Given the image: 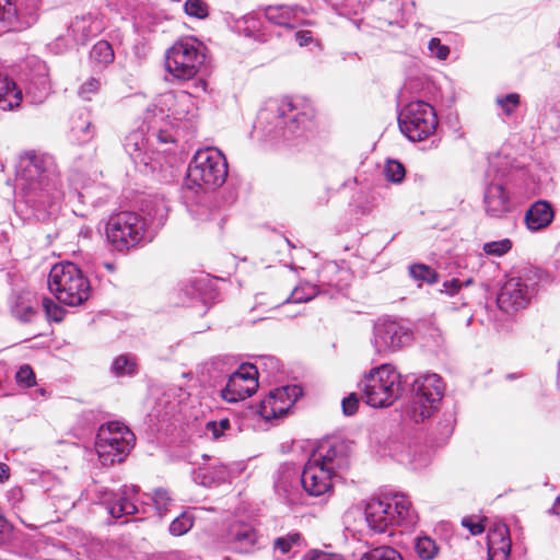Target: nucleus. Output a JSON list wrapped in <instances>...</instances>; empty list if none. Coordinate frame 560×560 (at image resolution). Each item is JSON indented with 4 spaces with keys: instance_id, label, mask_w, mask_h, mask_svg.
I'll return each instance as SVG.
<instances>
[{
    "instance_id": "c9c22d12",
    "label": "nucleus",
    "mask_w": 560,
    "mask_h": 560,
    "mask_svg": "<svg viewBox=\"0 0 560 560\" xmlns=\"http://www.w3.org/2000/svg\"><path fill=\"white\" fill-rule=\"evenodd\" d=\"M319 294L317 285L311 283H302L298 285L288 298L289 303H304L314 299Z\"/></svg>"
},
{
    "instance_id": "6e6d98bb",
    "label": "nucleus",
    "mask_w": 560,
    "mask_h": 560,
    "mask_svg": "<svg viewBox=\"0 0 560 560\" xmlns=\"http://www.w3.org/2000/svg\"><path fill=\"white\" fill-rule=\"evenodd\" d=\"M7 497L9 501L12 502V506L19 509V504L23 501L24 493L22 488L14 487L8 491Z\"/></svg>"
},
{
    "instance_id": "0eeeda50",
    "label": "nucleus",
    "mask_w": 560,
    "mask_h": 560,
    "mask_svg": "<svg viewBox=\"0 0 560 560\" xmlns=\"http://www.w3.org/2000/svg\"><path fill=\"white\" fill-rule=\"evenodd\" d=\"M206 59L203 45L195 37H184L173 44L165 55V67L174 79H194Z\"/></svg>"
},
{
    "instance_id": "5fc2aeb1",
    "label": "nucleus",
    "mask_w": 560,
    "mask_h": 560,
    "mask_svg": "<svg viewBox=\"0 0 560 560\" xmlns=\"http://www.w3.org/2000/svg\"><path fill=\"white\" fill-rule=\"evenodd\" d=\"M293 472H291L290 470L283 472V475L281 476V478L277 481L276 483V488L279 492H283V494L289 499L290 502H293L295 500V498L291 494L290 490L287 488L285 483L291 480V478L293 477Z\"/></svg>"
},
{
    "instance_id": "39448f33",
    "label": "nucleus",
    "mask_w": 560,
    "mask_h": 560,
    "mask_svg": "<svg viewBox=\"0 0 560 560\" xmlns=\"http://www.w3.org/2000/svg\"><path fill=\"white\" fill-rule=\"evenodd\" d=\"M358 386L365 402L373 408L389 407L402 394L401 375L388 363L371 369Z\"/></svg>"
},
{
    "instance_id": "37998d69",
    "label": "nucleus",
    "mask_w": 560,
    "mask_h": 560,
    "mask_svg": "<svg viewBox=\"0 0 560 560\" xmlns=\"http://www.w3.org/2000/svg\"><path fill=\"white\" fill-rule=\"evenodd\" d=\"M15 381L19 386L30 388L36 384V376L31 365L23 364L15 373Z\"/></svg>"
},
{
    "instance_id": "a878e982",
    "label": "nucleus",
    "mask_w": 560,
    "mask_h": 560,
    "mask_svg": "<svg viewBox=\"0 0 560 560\" xmlns=\"http://www.w3.org/2000/svg\"><path fill=\"white\" fill-rule=\"evenodd\" d=\"M136 494L137 488L135 486H124L119 493L114 495L115 500L107 503L108 513L115 518L138 513L139 509L133 500Z\"/></svg>"
},
{
    "instance_id": "20e7f679",
    "label": "nucleus",
    "mask_w": 560,
    "mask_h": 560,
    "mask_svg": "<svg viewBox=\"0 0 560 560\" xmlns=\"http://www.w3.org/2000/svg\"><path fill=\"white\" fill-rule=\"evenodd\" d=\"M365 521L375 533H385L394 525L410 526L416 523L417 515L405 494L371 499L364 510Z\"/></svg>"
},
{
    "instance_id": "72a5a7b5",
    "label": "nucleus",
    "mask_w": 560,
    "mask_h": 560,
    "mask_svg": "<svg viewBox=\"0 0 560 560\" xmlns=\"http://www.w3.org/2000/svg\"><path fill=\"white\" fill-rule=\"evenodd\" d=\"M90 57L98 65L107 66L114 61L115 54L108 42L100 40L92 47Z\"/></svg>"
},
{
    "instance_id": "69168bd1",
    "label": "nucleus",
    "mask_w": 560,
    "mask_h": 560,
    "mask_svg": "<svg viewBox=\"0 0 560 560\" xmlns=\"http://www.w3.org/2000/svg\"><path fill=\"white\" fill-rule=\"evenodd\" d=\"M196 88L201 90V91H206V82L202 81V80H198L197 84H196Z\"/></svg>"
},
{
    "instance_id": "473e14b6",
    "label": "nucleus",
    "mask_w": 560,
    "mask_h": 560,
    "mask_svg": "<svg viewBox=\"0 0 560 560\" xmlns=\"http://www.w3.org/2000/svg\"><path fill=\"white\" fill-rule=\"evenodd\" d=\"M137 369L136 358L129 354L118 355L112 364V372L116 376H132L137 374Z\"/></svg>"
},
{
    "instance_id": "0e129e2a",
    "label": "nucleus",
    "mask_w": 560,
    "mask_h": 560,
    "mask_svg": "<svg viewBox=\"0 0 560 560\" xmlns=\"http://www.w3.org/2000/svg\"><path fill=\"white\" fill-rule=\"evenodd\" d=\"M551 511H552V513H555V514H558V515L560 514V495H559V497H557V499H556V501H555V503H553V505H552Z\"/></svg>"
},
{
    "instance_id": "f8f14e48",
    "label": "nucleus",
    "mask_w": 560,
    "mask_h": 560,
    "mask_svg": "<svg viewBox=\"0 0 560 560\" xmlns=\"http://www.w3.org/2000/svg\"><path fill=\"white\" fill-rule=\"evenodd\" d=\"M438 124L434 108L423 101L408 103L398 115L400 131L413 142L433 136Z\"/></svg>"
},
{
    "instance_id": "864d4df0",
    "label": "nucleus",
    "mask_w": 560,
    "mask_h": 560,
    "mask_svg": "<svg viewBox=\"0 0 560 560\" xmlns=\"http://www.w3.org/2000/svg\"><path fill=\"white\" fill-rule=\"evenodd\" d=\"M472 280L468 279L464 282L465 285L471 284ZM463 285V282H460L458 279H452L450 281H445L443 283L442 292H445L447 295L453 296L460 290Z\"/></svg>"
},
{
    "instance_id": "338daca9",
    "label": "nucleus",
    "mask_w": 560,
    "mask_h": 560,
    "mask_svg": "<svg viewBox=\"0 0 560 560\" xmlns=\"http://www.w3.org/2000/svg\"><path fill=\"white\" fill-rule=\"evenodd\" d=\"M104 266L109 271H114L115 270V267H114V265L112 262H105Z\"/></svg>"
},
{
    "instance_id": "2eb2a0df",
    "label": "nucleus",
    "mask_w": 560,
    "mask_h": 560,
    "mask_svg": "<svg viewBox=\"0 0 560 560\" xmlns=\"http://www.w3.org/2000/svg\"><path fill=\"white\" fill-rule=\"evenodd\" d=\"M258 366L249 363L242 364L233 372L221 390V396L229 402H236L250 397L258 388Z\"/></svg>"
},
{
    "instance_id": "3c124183",
    "label": "nucleus",
    "mask_w": 560,
    "mask_h": 560,
    "mask_svg": "<svg viewBox=\"0 0 560 560\" xmlns=\"http://www.w3.org/2000/svg\"><path fill=\"white\" fill-rule=\"evenodd\" d=\"M342 411L346 416H352L358 410L359 398L357 394L352 393L342 399Z\"/></svg>"
},
{
    "instance_id": "a211bd4d",
    "label": "nucleus",
    "mask_w": 560,
    "mask_h": 560,
    "mask_svg": "<svg viewBox=\"0 0 560 560\" xmlns=\"http://www.w3.org/2000/svg\"><path fill=\"white\" fill-rule=\"evenodd\" d=\"M350 453L347 442L334 440L320 443L310 458L337 476L338 471L349 467Z\"/></svg>"
},
{
    "instance_id": "e433bc0d",
    "label": "nucleus",
    "mask_w": 560,
    "mask_h": 560,
    "mask_svg": "<svg viewBox=\"0 0 560 560\" xmlns=\"http://www.w3.org/2000/svg\"><path fill=\"white\" fill-rule=\"evenodd\" d=\"M360 560H402V557L396 549L381 546L363 553Z\"/></svg>"
},
{
    "instance_id": "603ef678",
    "label": "nucleus",
    "mask_w": 560,
    "mask_h": 560,
    "mask_svg": "<svg viewBox=\"0 0 560 560\" xmlns=\"http://www.w3.org/2000/svg\"><path fill=\"white\" fill-rule=\"evenodd\" d=\"M462 525L469 530L474 536L483 533L486 526L482 521H476L474 517H464Z\"/></svg>"
},
{
    "instance_id": "c756f323",
    "label": "nucleus",
    "mask_w": 560,
    "mask_h": 560,
    "mask_svg": "<svg viewBox=\"0 0 560 560\" xmlns=\"http://www.w3.org/2000/svg\"><path fill=\"white\" fill-rule=\"evenodd\" d=\"M488 548L489 552L501 551L504 557H508L511 551V540L509 536V528L505 524L499 523L488 532Z\"/></svg>"
},
{
    "instance_id": "4d7b16f0",
    "label": "nucleus",
    "mask_w": 560,
    "mask_h": 560,
    "mask_svg": "<svg viewBox=\"0 0 560 560\" xmlns=\"http://www.w3.org/2000/svg\"><path fill=\"white\" fill-rule=\"evenodd\" d=\"M295 39L301 47L307 46L313 42V35L310 31H299L295 33Z\"/></svg>"
},
{
    "instance_id": "052dcab7",
    "label": "nucleus",
    "mask_w": 560,
    "mask_h": 560,
    "mask_svg": "<svg viewBox=\"0 0 560 560\" xmlns=\"http://www.w3.org/2000/svg\"><path fill=\"white\" fill-rule=\"evenodd\" d=\"M43 307L45 308L48 316H52V311L58 312L60 308L50 299H43Z\"/></svg>"
},
{
    "instance_id": "9d476101",
    "label": "nucleus",
    "mask_w": 560,
    "mask_h": 560,
    "mask_svg": "<svg viewBox=\"0 0 560 560\" xmlns=\"http://www.w3.org/2000/svg\"><path fill=\"white\" fill-rule=\"evenodd\" d=\"M412 392L406 415L419 423L430 418L439 408L444 395V384L440 375L424 374L413 382Z\"/></svg>"
},
{
    "instance_id": "2f4dec72",
    "label": "nucleus",
    "mask_w": 560,
    "mask_h": 560,
    "mask_svg": "<svg viewBox=\"0 0 560 560\" xmlns=\"http://www.w3.org/2000/svg\"><path fill=\"white\" fill-rule=\"evenodd\" d=\"M203 433L207 438L218 441L222 438L233 435L234 430L228 418H221L220 420L208 421Z\"/></svg>"
},
{
    "instance_id": "f3484780",
    "label": "nucleus",
    "mask_w": 560,
    "mask_h": 560,
    "mask_svg": "<svg viewBox=\"0 0 560 560\" xmlns=\"http://www.w3.org/2000/svg\"><path fill=\"white\" fill-rule=\"evenodd\" d=\"M302 395L299 385H285L275 388L261 400L258 413L267 421L283 417Z\"/></svg>"
},
{
    "instance_id": "e2e57ef3",
    "label": "nucleus",
    "mask_w": 560,
    "mask_h": 560,
    "mask_svg": "<svg viewBox=\"0 0 560 560\" xmlns=\"http://www.w3.org/2000/svg\"><path fill=\"white\" fill-rule=\"evenodd\" d=\"M5 526H7L5 520L0 514V542H2L4 539L3 530H4Z\"/></svg>"
},
{
    "instance_id": "a19ab883",
    "label": "nucleus",
    "mask_w": 560,
    "mask_h": 560,
    "mask_svg": "<svg viewBox=\"0 0 560 560\" xmlns=\"http://www.w3.org/2000/svg\"><path fill=\"white\" fill-rule=\"evenodd\" d=\"M184 10L187 15L196 19H206L209 14V8L203 0H186Z\"/></svg>"
},
{
    "instance_id": "49530a36",
    "label": "nucleus",
    "mask_w": 560,
    "mask_h": 560,
    "mask_svg": "<svg viewBox=\"0 0 560 560\" xmlns=\"http://www.w3.org/2000/svg\"><path fill=\"white\" fill-rule=\"evenodd\" d=\"M101 89V81L96 78H89L79 88L78 94L82 100L89 101Z\"/></svg>"
},
{
    "instance_id": "79ce46f5",
    "label": "nucleus",
    "mask_w": 560,
    "mask_h": 560,
    "mask_svg": "<svg viewBox=\"0 0 560 560\" xmlns=\"http://www.w3.org/2000/svg\"><path fill=\"white\" fill-rule=\"evenodd\" d=\"M384 174L388 182L398 184L405 178L406 171L401 163L390 160L385 165Z\"/></svg>"
},
{
    "instance_id": "6ab92c4d",
    "label": "nucleus",
    "mask_w": 560,
    "mask_h": 560,
    "mask_svg": "<svg viewBox=\"0 0 560 560\" xmlns=\"http://www.w3.org/2000/svg\"><path fill=\"white\" fill-rule=\"evenodd\" d=\"M533 294L534 289L529 288L521 278H511L502 285L497 303L501 311L512 313L524 308Z\"/></svg>"
},
{
    "instance_id": "13d9d810",
    "label": "nucleus",
    "mask_w": 560,
    "mask_h": 560,
    "mask_svg": "<svg viewBox=\"0 0 560 560\" xmlns=\"http://www.w3.org/2000/svg\"><path fill=\"white\" fill-rule=\"evenodd\" d=\"M260 365L270 369L269 375H273L280 370L279 361L273 357L264 358Z\"/></svg>"
},
{
    "instance_id": "de8ad7c7",
    "label": "nucleus",
    "mask_w": 560,
    "mask_h": 560,
    "mask_svg": "<svg viewBox=\"0 0 560 560\" xmlns=\"http://www.w3.org/2000/svg\"><path fill=\"white\" fill-rule=\"evenodd\" d=\"M152 501L155 510L162 515L167 511L172 499L166 490L156 489L153 493Z\"/></svg>"
},
{
    "instance_id": "58836bf2",
    "label": "nucleus",
    "mask_w": 560,
    "mask_h": 560,
    "mask_svg": "<svg viewBox=\"0 0 560 560\" xmlns=\"http://www.w3.org/2000/svg\"><path fill=\"white\" fill-rule=\"evenodd\" d=\"M195 517L190 512H184L170 524V533L173 536H183L194 525Z\"/></svg>"
},
{
    "instance_id": "8fccbe9b",
    "label": "nucleus",
    "mask_w": 560,
    "mask_h": 560,
    "mask_svg": "<svg viewBox=\"0 0 560 560\" xmlns=\"http://www.w3.org/2000/svg\"><path fill=\"white\" fill-rule=\"evenodd\" d=\"M428 48L430 54L440 60H445L450 55V48L443 45L439 38H431Z\"/></svg>"
},
{
    "instance_id": "f257e3e1",
    "label": "nucleus",
    "mask_w": 560,
    "mask_h": 560,
    "mask_svg": "<svg viewBox=\"0 0 560 560\" xmlns=\"http://www.w3.org/2000/svg\"><path fill=\"white\" fill-rule=\"evenodd\" d=\"M18 178L25 202L38 217L55 213L63 199L60 174L52 156L27 152L20 158Z\"/></svg>"
},
{
    "instance_id": "cd10ccee",
    "label": "nucleus",
    "mask_w": 560,
    "mask_h": 560,
    "mask_svg": "<svg viewBox=\"0 0 560 560\" xmlns=\"http://www.w3.org/2000/svg\"><path fill=\"white\" fill-rule=\"evenodd\" d=\"M228 478V469L221 464L201 466L194 472L195 482L203 487H212L224 482Z\"/></svg>"
},
{
    "instance_id": "393cba45",
    "label": "nucleus",
    "mask_w": 560,
    "mask_h": 560,
    "mask_svg": "<svg viewBox=\"0 0 560 560\" xmlns=\"http://www.w3.org/2000/svg\"><path fill=\"white\" fill-rule=\"evenodd\" d=\"M553 217L551 205L546 200H537L527 209L524 220L528 230L537 232L549 226Z\"/></svg>"
},
{
    "instance_id": "1a4fd4ad",
    "label": "nucleus",
    "mask_w": 560,
    "mask_h": 560,
    "mask_svg": "<svg viewBox=\"0 0 560 560\" xmlns=\"http://www.w3.org/2000/svg\"><path fill=\"white\" fill-rule=\"evenodd\" d=\"M133 432L119 421L102 424L95 448L104 465L121 463L135 445Z\"/></svg>"
},
{
    "instance_id": "5701e85b",
    "label": "nucleus",
    "mask_w": 560,
    "mask_h": 560,
    "mask_svg": "<svg viewBox=\"0 0 560 560\" xmlns=\"http://www.w3.org/2000/svg\"><path fill=\"white\" fill-rule=\"evenodd\" d=\"M308 11L300 5H269L265 10L266 19L279 26L293 28L298 25L310 24V22L300 20V15H307Z\"/></svg>"
},
{
    "instance_id": "ea45409f",
    "label": "nucleus",
    "mask_w": 560,
    "mask_h": 560,
    "mask_svg": "<svg viewBox=\"0 0 560 560\" xmlns=\"http://www.w3.org/2000/svg\"><path fill=\"white\" fill-rule=\"evenodd\" d=\"M495 104L505 116H512L520 106V95L517 93H510L498 96Z\"/></svg>"
},
{
    "instance_id": "bb28decb",
    "label": "nucleus",
    "mask_w": 560,
    "mask_h": 560,
    "mask_svg": "<svg viewBox=\"0 0 560 560\" xmlns=\"http://www.w3.org/2000/svg\"><path fill=\"white\" fill-rule=\"evenodd\" d=\"M22 91L16 83L7 74L0 73V109L11 110L20 106Z\"/></svg>"
},
{
    "instance_id": "9b49d317",
    "label": "nucleus",
    "mask_w": 560,
    "mask_h": 560,
    "mask_svg": "<svg viewBox=\"0 0 560 560\" xmlns=\"http://www.w3.org/2000/svg\"><path fill=\"white\" fill-rule=\"evenodd\" d=\"M226 176V160L219 150L212 148L197 151L187 172V178L191 184L206 188L221 186Z\"/></svg>"
},
{
    "instance_id": "f704fd0d",
    "label": "nucleus",
    "mask_w": 560,
    "mask_h": 560,
    "mask_svg": "<svg viewBox=\"0 0 560 560\" xmlns=\"http://www.w3.org/2000/svg\"><path fill=\"white\" fill-rule=\"evenodd\" d=\"M409 275L416 281L425 282L428 284L436 283L439 280L438 272L430 266L424 264H415L409 267Z\"/></svg>"
},
{
    "instance_id": "4be33fe9",
    "label": "nucleus",
    "mask_w": 560,
    "mask_h": 560,
    "mask_svg": "<svg viewBox=\"0 0 560 560\" xmlns=\"http://www.w3.org/2000/svg\"><path fill=\"white\" fill-rule=\"evenodd\" d=\"M104 28V21L98 14L86 13L75 16L68 32L77 44L84 45L90 38L100 34Z\"/></svg>"
},
{
    "instance_id": "412c9836",
    "label": "nucleus",
    "mask_w": 560,
    "mask_h": 560,
    "mask_svg": "<svg viewBox=\"0 0 560 560\" xmlns=\"http://www.w3.org/2000/svg\"><path fill=\"white\" fill-rule=\"evenodd\" d=\"M335 475L308 458L301 474V483L303 489L313 497H319L328 492L332 487Z\"/></svg>"
},
{
    "instance_id": "7ed1b4c3",
    "label": "nucleus",
    "mask_w": 560,
    "mask_h": 560,
    "mask_svg": "<svg viewBox=\"0 0 560 560\" xmlns=\"http://www.w3.org/2000/svg\"><path fill=\"white\" fill-rule=\"evenodd\" d=\"M257 125L270 139H290L311 125V115L299 110L296 102L283 100L260 110Z\"/></svg>"
},
{
    "instance_id": "b1692460",
    "label": "nucleus",
    "mask_w": 560,
    "mask_h": 560,
    "mask_svg": "<svg viewBox=\"0 0 560 560\" xmlns=\"http://www.w3.org/2000/svg\"><path fill=\"white\" fill-rule=\"evenodd\" d=\"M485 209L491 218H503L512 209L510 196L500 184H491L485 192Z\"/></svg>"
},
{
    "instance_id": "dca6fc26",
    "label": "nucleus",
    "mask_w": 560,
    "mask_h": 560,
    "mask_svg": "<svg viewBox=\"0 0 560 560\" xmlns=\"http://www.w3.org/2000/svg\"><path fill=\"white\" fill-rule=\"evenodd\" d=\"M217 544L223 550L249 553L258 548L259 535L250 524L234 522L220 534Z\"/></svg>"
},
{
    "instance_id": "a18cd8bd",
    "label": "nucleus",
    "mask_w": 560,
    "mask_h": 560,
    "mask_svg": "<svg viewBox=\"0 0 560 560\" xmlns=\"http://www.w3.org/2000/svg\"><path fill=\"white\" fill-rule=\"evenodd\" d=\"M301 540L299 533H290L287 536L278 537L273 541L275 550H279L282 555L288 553L294 545Z\"/></svg>"
},
{
    "instance_id": "7c9ffc66",
    "label": "nucleus",
    "mask_w": 560,
    "mask_h": 560,
    "mask_svg": "<svg viewBox=\"0 0 560 560\" xmlns=\"http://www.w3.org/2000/svg\"><path fill=\"white\" fill-rule=\"evenodd\" d=\"M70 135L73 141L84 144L94 138L95 128L88 118L79 117L73 121Z\"/></svg>"
},
{
    "instance_id": "ddd939ff",
    "label": "nucleus",
    "mask_w": 560,
    "mask_h": 560,
    "mask_svg": "<svg viewBox=\"0 0 560 560\" xmlns=\"http://www.w3.org/2000/svg\"><path fill=\"white\" fill-rule=\"evenodd\" d=\"M39 0H0V33L23 31L37 19Z\"/></svg>"
},
{
    "instance_id": "c85d7f7f",
    "label": "nucleus",
    "mask_w": 560,
    "mask_h": 560,
    "mask_svg": "<svg viewBox=\"0 0 560 560\" xmlns=\"http://www.w3.org/2000/svg\"><path fill=\"white\" fill-rule=\"evenodd\" d=\"M50 91V81L46 65L38 63L37 73L34 74L27 84L26 93L34 95L35 102H43Z\"/></svg>"
},
{
    "instance_id": "bf43d9fd",
    "label": "nucleus",
    "mask_w": 560,
    "mask_h": 560,
    "mask_svg": "<svg viewBox=\"0 0 560 560\" xmlns=\"http://www.w3.org/2000/svg\"><path fill=\"white\" fill-rule=\"evenodd\" d=\"M15 314L21 320L28 322L35 314V311L32 306H25L23 307L22 313H20L19 310H15Z\"/></svg>"
},
{
    "instance_id": "680f3d73",
    "label": "nucleus",
    "mask_w": 560,
    "mask_h": 560,
    "mask_svg": "<svg viewBox=\"0 0 560 560\" xmlns=\"http://www.w3.org/2000/svg\"><path fill=\"white\" fill-rule=\"evenodd\" d=\"M8 466L5 464L0 463V481H3L4 479H8Z\"/></svg>"
},
{
    "instance_id": "4c0bfd02",
    "label": "nucleus",
    "mask_w": 560,
    "mask_h": 560,
    "mask_svg": "<svg viewBox=\"0 0 560 560\" xmlns=\"http://www.w3.org/2000/svg\"><path fill=\"white\" fill-rule=\"evenodd\" d=\"M415 550L422 560H432L438 555L439 548L432 538L423 536L416 540Z\"/></svg>"
},
{
    "instance_id": "6e6552de",
    "label": "nucleus",
    "mask_w": 560,
    "mask_h": 560,
    "mask_svg": "<svg viewBox=\"0 0 560 560\" xmlns=\"http://www.w3.org/2000/svg\"><path fill=\"white\" fill-rule=\"evenodd\" d=\"M178 98H186V94L177 96L174 93H165L160 100V105L148 109L144 115L143 124L149 130L150 137L161 144L175 143L178 140L177 126L182 119V113L171 109Z\"/></svg>"
},
{
    "instance_id": "09e8293b",
    "label": "nucleus",
    "mask_w": 560,
    "mask_h": 560,
    "mask_svg": "<svg viewBox=\"0 0 560 560\" xmlns=\"http://www.w3.org/2000/svg\"><path fill=\"white\" fill-rule=\"evenodd\" d=\"M302 560H345V558L339 553L311 549L303 555Z\"/></svg>"
},
{
    "instance_id": "423d86ee",
    "label": "nucleus",
    "mask_w": 560,
    "mask_h": 560,
    "mask_svg": "<svg viewBox=\"0 0 560 560\" xmlns=\"http://www.w3.org/2000/svg\"><path fill=\"white\" fill-rule=\"evenodd\" d=\"M48 289L65 305L77 306L90 296V282L73 262L56 264L48 275Z\"/></svg>"
},
{
    "instance_id": "c03bdc74",
    "label": "nucleus",
    "mask_w": 560,
    "mask_h": 560,
    "mask_svg": "<svg viewBox=\"0 0 560 560\" xmlns=\"http://www.w3.org/2000/svg\"><path fill=\"white\" fill-rule=\"evenodd\" d=\"M512 247V242L509 238L500 241L488 242L483 244V252L491 256H502L506 254Z\"/></svg>"
},
{
    "instance_id": "4468645a",
    "label": "nucleus",
    "mask_w": 560,
    "mask_h": 560,
    "mask_svg": "<svg viewBox=\"0 0 560 560\" xmlns=\"http://www.w3.org/2000/svg\"><path fill=\"white\" fill-rule=\"evenodd\" d=\"M410 340L411 331L397 320L383 318L374 325L372 343L378 353L399 350Z\"/></svg>"
},
{
    "instance_id": "aec40b11",
    "label": "nucleus",
    "mask_w": 560,
    "mask_h": 560,
    "mask_svg": "<svg viewBox=\"0 0 560 560\" xmlns=\"http://www.w3.org/2000/svg\"><path fill=\"white\" fill-rule=\"evenodd\" d=\"M156 140L151 138L149 130L147 133L142 130H133L125 139V150L136 165H143L144 167L155 168L153 164L156 161V152L152 149Z\"/></svg>"
},
{
    "instance_id": "f03ea898",
    "label": "nucleus",
    "mask_w": 560,
    "mask_h": 560,
    "mask_svg": "<svg viewBox=\"0 0 560 560\" xmlns=\"http://www.w3.org/2000/svg\"><path fill=\"white\" fill-rule=\"evenodd\" d=\"M141 211L143 214L122 211L109 218L105 234L114 249L125 252L151 241L153 233L164 225L168 207L164 199L154 197L143 202Z\"/></svg>"
}]
</instances>
